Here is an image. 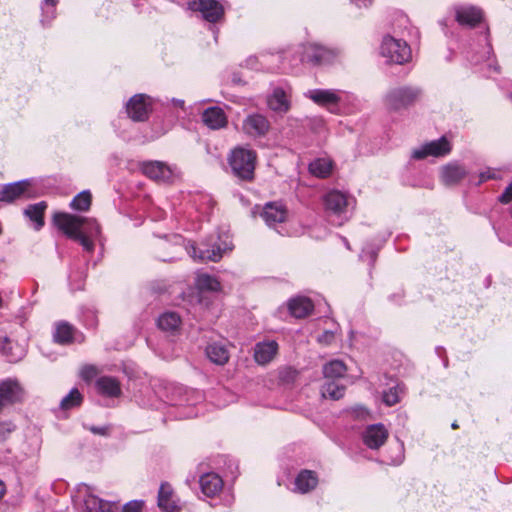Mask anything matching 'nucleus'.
I'll use <instances>...</instances> for the list:
<instances>
[{
    "mask_svg": "<svg viewBox=\"0 0 512 512\" xmlns=\"http://www.w3.org/2000/svg\"><path fill=\"white\" fill-rule=\"evenodd\" d=\"M310 172L318 178H326L331 174V162L326 159H317L309 165Z\"/></svg>",
    "mask_w": 512,
    "mask_h": 512,
    "instance_id": "obj_36",
    "label": "nucleus"
},
{
    "mask_svg": "<svg viewBox=\"0 0 512 512\" xmlns=\"http://www.w3.org/2000/svg\"><path fill=\"white\" fill-rule=\"evenodd\" d=\"M341 54L340 49L327 47L318 43H308L304 46L301 60L313 66L333 63Z\"/></svg>",
    "mask_w": 512,
    "mask_h": 512,
    "instance_id": "obj_5",
    "label": "nucleus"
},
{
    "mask_svg": "<svg viewBox=\"0 0 512 512\" xmlns=\"http://www.w3.org/2000/svg\"><path fill=\"white\" fill-rule=\"evenodd\" d=\"M404 391L401 385H396L383 392V402L387 406H394L400 402V393Z\"/></svg>",
    "mask_w": 512,
    "mask_h": 512,
    "instance_id": "obj_38",
    "label": "nucleus"
},
{
    "mask_svg": "<svg viewBox=\"0 0 512 512\" xmlns=\"http://www.w3.org/2000/svg\"><path fill=\"white\" fill-rule=\"evenodd\" d=\"M92 204V194L90 191L85 190L77 194L70 202L71 209L80 212H86L90 209Z\"/></svg>",
    "mask_w": 512,
    "mask_h": 512,
    "instance_id": "obj_34",
    "label": "nucleus"
},
{
    "mask_svg": "<svg viewBox=\"0 0 512 512\" xmlns=\"http://www.w3.org/2000/svg\"><path fill=\"white\" fill-rule=\"evenodd\" d=\"M229 165L239 179L243 181H252L257 161L255 150L244 147H236L229 156Z\"/></svg>",
    "mask_w": 512,
    "mask_h": 512,
    "instance_id": "obj_2",
    "label": "nucleus"
},
{
    "mask_svg": "<svg viewBox=\"0 0 512 512\" xmlns=\"http://www.w3.org/2000/svg\"><path fill=\"white\" fill-rule=\"evenodd\" d=\"M222 257V254H221V251L220 249H217V250H207L206 252H201V254L199 255V258L201 260H209V261H213V262H217L221 259Z\"/></svg>",
    "mask_w": 512,
    "mask_h": 512,
    "instance_id": "obj_42",
    "label": "nucleus"
},
{
    "mask_svg": "<svg viewBox=\"0 0 512 512\" xmlns=\"http://www.w3.org/2000/svg\"><path fill=\"white\" fill-rule=\"evenodd\" d=\"M510 98L512 99V93L510 94Z\"/></svg>",
    "mask_w": 512,
    "mask_h": 512,
    "instance_id": "obj_51",
    "label": "nucleus"
},
{
    "mask_svg": "<svg viewBox=\"0 0 512 512\" xmlns=\"http://www.w3.org/2000/svg\"><path fill=\"white\" fill-rule=\"evenodd\" d=\"M83 402V396L77 388H73L60 402L63 410L79 407Z\"/></svg>",
    "mask_w": 512,
    "mask_h": 512,
    "instance_id": "obj_37",
    "label": "nucleus"
},
{
    "mask_svg": "<svg viewBox=\"0 0 512 512\" xmlns=\"http://www.w3.org/2000/svg\"><path fill=\"white\" fill-rule=\"evenodd\" d=\"M211 303H212V300L210 299V297L206 296V294L204 293V301L200 304L202 306H204L205 308H209Z\"/></svg>",
    "mask_w": 512,
    "mask_h": 512,
    "instance_id": "obj_46",
    "label": "nucleus"
},
{
    "mask_svg": "<svg viewBox=\"0 0 512 512\" xmlns=\"http://www.w3.org/2000/svg\"><path fill=\"white\" fill-rule=\"evenodd\" d=\"M324 204L327 210L340 215L346 211L348 199L344 193L338 190H332L325 195Z\"/></svg>",
    "mask_w": 512,
    "mask_h": 512,
    "instance_id": "obj_23",
    "label": "nucleus"
},
{
    "mask_svg": "<svg viewBox=\"0 0 512 512\" xmlns=\"http://www.w3.org/2000/svg\"><path fill=\"white\" fill-rule=\"evenodd\" d=\"M421 96L417 87L402 86L390 90L385 96V105L389 111H399L414 105Z\"/></svg>",
    "mask_w": 512,
    "mask_h": 512,
    "instance_id": "obj_3",
    "label": "nucleus"
},
{
    "mask_svg": "<svg viewBox=\"0 0 512 512\" xmlns=\"http://www.w3.org/2000/svg\"><path fill=\"white\" fill-rule=\"evenodd\" d=\"M315 104L326 107L329 111L334 112L332 107H337L341 101V97L333 90L327 89H314L310 90L307 94Z\"/></svg>",
    "mask_w": 512,
    "mask_h": 512,
    "instance_id": "obj_17",
    "label": "nucleus"
},
{
    "mask_svg": "<svg viewBox=\"0 0 512 512\" xmlns=\"http://www.w3.org/2000/svg\"><path fill=\"white\" fill-rule=\"evenodd\" d=\"M44 1H45L46 5H49V6H52V7H54L57 4V2H58V0H44Z\"/></svg>",
    "mask_w": 512,
    "mask_h": 512,
    "instance_id": "obj_49",
    "label": "nucleus"
},
{
    "mask_svg": "<svg viewBox=\"0 0 512 512\" xmlns=\"http://www.w3.org/2000/svg\"><path fill=\"white\" fill-rule=\"evenodd\" d=\"M380 50L381 55L391 63L403 65L412 59V51L407 42L390 35L383 38Z\"/></svg>",
    "mask_w": 512,
    "mask_h": 512,
    "instance_id": "obj_4",
    "label": "nucleus"
},
{
    "mask_svg": "<svg viewBox=\"0 0 512 512\" xmlns=\"http://www.w3.org/2000/svg\"><path fill=\"white\" fill-rule=\"evenodd\" d=\"M318 477L314 471L302 470L295 479V486L301 493H308L316 488Z\"/></svg>",
    "mask_w": 512,
    "mask_h": 512,
    "instance_id": "obj_28",
    "label": "nucleus"
},
{
    "mask_svg": "<svg viewBox=\"0 0 512 512\" xmlns=\"http://www.w3.org/2000/svg\"><path fill=\"white\" fill-rule=\"evenodd\" d=\"M187 4L190 10L200 12L209 23H217L224 18V7L217 0H188Z\"/></svg>",
    "mask_w": 512,
    "mask_h": 512,
    "instance_id": "obj_7",
    "label": "nucleus"
},
{
    "mask_svg": "<svg viewBox=\"0 0 512 512\" xmlns=\"http://www.w3.org/2000/svg\"><path fill=\"white\" fill-rule=\"evenodd\" d=\"M32 197L31 183L28 180L6 184L0 191V201L6 203H12L21 198L30 199Z\"/></svg>",
    "mask_w": 512,
    "mask_h": 512,
    "instance_id": "obj_9",
    "label": "nucleus"
},
{
    "mask_svg": "<svg viewBox=\"0 0 512 512\" xmlns=\"http://www.w3.org/2000/svg\"><path fill=\"white\" fill-rule=\"evenodd\" d=\"M157 504L164 512H178L180 510L175 499L174 490L169 483L164 482L160 485Z\"/></svg>",
    "mask_w": 512,
    "mask_h": 512,
    "instance_id": "obj_19",
    "label": "nucleus"
},
{
    "mask_svg": "<svg viewBox=\"0 0 512 512\" xmlns=\"http://www.w3.org/2000/svg\"><path fill=\"white\" fill-rule=\"evenodd\" d=\"M198 290V301L202 303L204 301V293L206 292H219L221 290V283L219 280L209 274H200L196 278L195 282Z\"/></svg>",
    "mask_w": 512,
    "mask_h": 512,
    "instance_id": "obj_24",
    "label": "nucleus"
},
{
    "mask_svg": "<svg viewBox=\"0 0 512 512\" xmlns=\"http://www.w3.org/2000/svg\"><path fill=\"white\" fill-rule=\"evenodd\" d=\"M202 122L212 130H219L228 125V119L224 110L218 106L205 109L201 115Z\"/></svg>",
    "mask_w": 512,
    "mask_h": 512,
    "instance_id": "obj_18",
    "label": "nucleus"
},
{
    "mask_svg": "<svg viewBox=\"0 0 512 512\" xmlns=\"http://www.w3.org/2000/svg\"><path fill=\"white\" fill-rule=\"evenodd\" d=\"M242 130L251 137H263L270 130V122L264 115L251 114L244 119Z\"/></svg>",
    "mask_w": 512,
    "mask_h": 512,
    "instance_id": "obj_11",
    "label": "nucleus"
},
{
    "mask_svg": "<svg viewBox=\"0 0 512 512\" xmlns=\"http://www.w3.org/2000/svg\"><path fill=\"white\" fill-rule=\"evenodd\" d=\"M47 207V203L45 201H41L36 204L29 205L24 210V215L34 222L36 230H40L45 224L44 216Z\"/></svg>",
    "mask_w": 512,
    "mask_h": 512,
    "instance_id": "obj_29",
    "label": "nucleus"
},
{
    "mask_svg": "<svg viewBox=\"0 0 512 512\" xmlns=\"http://www.w3.org/2000/svg\"><path fill=\"white\" fill-rule=\"evenodd\" d=\"M158 327L167 332H174L179 329L181 325V319L175 312H167L162 314L158 321Z\"/></svg>",
    "mask_w": 512,
    "mask_h": 512,
    "instance_id": "obj_33",
    "label": "nucleus"
},
{
    "mask_svg": "<svg viewBox=\"0 0 512 512\" xmlns=\"http://www.w3.org/2000/svg\"><path fill=\"white\" fill-rule=\"evenodd\" d=\"M153 111V99L143 93L133 95L126 103L128 117L134 122H145Z\"/></svg>",
    "mask_w": 512,
    "mask_h": 512,
    "instance_id": "obj_6",
    "label": "nucleus"
},
{
    "mask_svg": "<svg viewBox=\"0 0 512 512\" xmlns=\"http://www.w3.org/2000/svg\"><path fill=\"white\" fill-rule=\"evenodd\" d=\"M205 352L212 363L220 366L225 365L230 358V354L226 346L218 342L208 344Z\"/></svg>",
    "mask_w": 512,
    "mask_h": 512,
    "instance_id": "obj_26",
    "label": "nucleus"
},
{
    "mask_svg": "<svg viewBox=\"0 0 512 512\" xmlns=\"http://www.w3.org/2000/svg\"><path fill=\"white\" fill-rule=\"evenodd\" d=\"M75 328L68 322H58L56 324L53 339L61 345L71 344L74 341Z\"/></svg>",
    "mask_w": 512,
    "mask_h": 512,
    "instance_id": "obj_31",
    "label": "nucleus"
},
{
    "mask_svg": "<svg viewBox=\"0 0 512 512\" xmlns=\"http://www.w3.org/2000/svg\"><path fill=\"white\" fill-rule=\"evenodd\" d=\"M355 4L359 7H368L372 5L374 0H353Z\"/></svg>",
    "mask_w": 512,
    "mask_h": 512,
    "instance_id": "obj_45",
    "label": "nucleus"
},
{
    "mask_svg": "<svg viewBox=\"0 0 512 512\" xmlns=\"http://www.w3.org/2000/svg\"><path fill=\"white\" fill-rule=\"evenodd\" d=\"M98 373L99 371L94 365H85L81 370V376L86 381L94 379Z\"/></svg>",
    "mask_w": 512,
    "mask_h": 512,
    "instance_id": "obj_41",
    "label": "nucleus"
},
{
    "mask_svg": "<svg viewBox=\"0 0 512 512\" xmlns=\"http://www.w3.org/2000/svg\"><path fill=\"white\" fill-rule=\"evenodd\" d=\"M389 436V432L382 423L369 425L363 432V443L370 449H379Z\"/></svg>",
    "mask_w": 512,
    "mask_h": 512,
    "instance_id": "obj_12",
    "label": "nucleus"
},
{
    "mask_svg": "<svg viewBox=\"0 0 512 512\" xmlns=\"http://www.w3.org/2000/svg\"><path fill=\"white\" fill-rule=\"evenodd\" d=\"M345 386L339 385L335 380H327L322 387L323 397H329L332 400H339L344 396Z\"/></svg>",
    "mask_w": 512,
    "mask_h": 512,
    "instance_id": "obj_35",
    "label": "nucleus"
},
{
    "mask_svg": "<svg viewBox=\"0 0 512 512\" xmlns=\"http://www.w3.org/2000/svg\"><path fill=\"white\" fill-rule=\"evenodd\" d=\"M54 223L69 239L78 242L85 251L95 249L93 238L100 234L101 228L94 218H87L65 212L54 215Z\"/></svg>",
    "mask_w": 512,
    "mask_h": 512,
    "instance_id": "obj_1",
    "label": "nucleus"
},
{
    "mask_svg": "<svg viewBox=\"0 0 512 512\" xmlns=\"http://www.w3.org/2000/svg\"><path fill=\"white\" fill-rule=\"evenodd\" d=\"M16 426L11 421H0V442L6 441Z\"/></svg>",
    "mask_w": 512,
    "mask_h": 512,
    "instance_id": "obj_39",
    "label": "nucleus"
},
{
    "mask_svg": "<svg viewBox=\"0 0 512 512\" xmlns=\"http://www.w3.org/2000/svg\"><path fill=\"white\" fill-rule=\"evenodd\" d=\"M99 392L108 397H119L121 395V386L117 379L109 376L100 377L96 381Z\"/></svg>",
    "mask_w": 512,
    "mask_h": 512,
    "instance_id": "obj_30",
    "label": "nucleus"
},
{
    "mask_svg": "<svg viewBox=\"0 0 512 512\" xmlns=\"http://www.w3.org/2000/svg\"><path fill=\"white\" fill-rule=\"evenodd\" d=\"M279 345L275 340L258 342L254 346V360L259 365L269 364L278 354Z\"/></svg>",
    "mask_w": 512,
    "mask_h": 512,
    "instance_id": "obj_15",
    "label": "nucleus"
},
{
    "mask_svg": "<svg viewBox=\"0 0 512 512\" xmlns=\"http://www.w3.org/2000/svg\"><path fill=\"white\" fill-rule=\"evenodd\" d=\"M467 176L464 166L457 163H450L441 170V181L445 186H454L460 183Z\"/></svg>",
    "mask_w": 512,
    "mask_h": 512,
    "instance_id": "obj_21",
    "label": "nucleus"
},
{
    "mask_svg": "<svg viewBox=\"0 0 512 512\" xmlns=\"http://www.w3.org/2000/svg\"><path fill=\"white\" fill-rule=\"evenodd\" d=\"M89 431H91L95 435L106 436L109 433V428L108 427L91 426V427H89Z\"/></svg>",
    "mask_w": 512,
    "mask_h": 512,
    "instance_id": "obj_44",
    "label": "nucleus"
},
{
    "mask_svg": "<svg viewBox=\"0 0 512 512\" xmlns=\"http://www.w3.org/2000/svg\"><path fill=\"white\" fill-rule=\"evenodd\" d=\"M455 19L461 26L474 28L483 21L484 13L476 6H458L455 8Z\"/></svg>",
    "mask_w": 512,
    "mask_h": 512,
    "instance_id": "obj_13",
    "label": "nucleus"
},
{
    "mask_svg": "<svg viewBox=\"0 0 512 512\" xmlns=\"http://www.w3.org/2000/svg\"><path fill=\"white\" fill-rule=\"evenodd\" d=\"M267 105L272 111L277 113H287L291 107L286 92L280 87L273 90L267 99Z\"/></svg>",
    "mask_w": 512,
    "mask_h": 512,
    "instance_id": "obj_25",
    "label": "nucleus"
},
{
    "mask_svg": "<svg viewBox=\"0 0 512 512\" xmlns=\"http://www.w3.org/2000/svg\"><path fill=\"white\" fill-rule=\"evenodd\" d=\"M25 398V390L16 379L8 378L0 382V412L5 407L22 403Z\"/></svg>",
    "mask_w": 512,
    "mask_h": 512,
    "instance_id": "obj_8",
    "label": "nucleus"
},
{
    "mask_svg": "<svg viewBox=\"0 0 512 512\" xmlns=\"http://www.w3.org/2000/svg\"><path fill=\"white\" fill-rule=\"evenodd\" d=\"M347 372L345 363L341 360H331L323 366V374L327 380L343 378Z\"/></svg>",
    "mask_w": 512,
    "mask_h": 512,
    "instance_id": "obj_32",
    "label": "nucleus"
},
{
    "mask_svg": "<svg viewBox=\"0 0 512 512\" xmlns=\"http://www.w3.org/2000/svg\"><path fill=\"white\" fill-rule=\"evenodd\" d=\"M493 176L489 173H481L480 175V181H486L487 179H491Z\"/></svg>",
    "mask_w": 512,
    "mask_h": 512,
    "instance_id": "obj_48",
    "label": "nucleus"
},
{
    "mask_svg": "<svg viewBox=\"0 0 512 512\" xmlns=\"http://www.w3.org/2000/svg\"><path fill=\"white\" fill-rule=\"evenodd\" d=\"M498 200L502 204H508L512 201V182L505 188Z\"/></svg>",
    "mask_w": 512,
    "mask_h": 512,
    "instance_id": "obj_43",
    "label": "nucleus"
},
{
    "mask_svg": "<svg viewBox=\"0 0 512 512\" xmlns=\"http://www.w3.org/2000/svg\"><path fill=\"white\" fill-rule=\"evenodd\" d=\"M450 151V142L445 137H441L438 140L424 144L419 149H415L412 153V157L416 160H422L428 156L442 157L447 155Z\"/></svg>",
    "mask_w": 512,
    "mask_h": 512,
    "instance_id": "obj_10",
    "label": "nucleus"
},
{
    "mask_svg": "<svg viewBox=\"0 0 512 512\" xmlns=\"http://www.w3.org/2000/svg\"><path fill=\"white\" fill-rule=\"evenodd\" d=\"M144 507V501L141 500H132L126 503L123 508L122 512H143Z\"/></svg>",
    "mask_w": 512,
    "mask_h": 512,
    "instance_id": "obj_40",
    "label": "nucleus"
},
{
    "mask_svg": "<svg viewBox=\"0 0 512 512\" xmlns=\"http://www.w3.org/2000/svg\"><path fill=\"white\" fill-rule=\"evenodd\" d=\"M6 493V486L3 481L0 480V500L3 498V496Z\"/></svg>",
    "mask_w": 512,
    "mask_h": 512,
    "instance_id": "obj_47",
    "label": "nucleus"
},
{
    "mask_svg": "<svg viewBox=\"0 0 512 512\" xmlns=\"http://www.w3.org/2000/svg\"><path fill=\"white\" fill-rule=\"evenodd\" d=\"M451 427H452V429L456 430V429H458V428H459V425H458V423L455 421V422H453V423H452Z\"/></svg>",
    "mask_w": 512,
    "mask_h": 512,
    "instance_id": "obj_50",
    "label": "nucleus"
},
{
    "mask_svg": "<svg viewBox=\"0 0 512 512\" xmlns=\"http://www.w3.org/2000/svg\"><path fill=\"white\" fill-rule=\"evenodd\" d=\"M288 310L293 317L302 319L312 314L314 304L310 298L298 296L289 300Z\"/></svg>",
    "mask_w": 512,
    "mask_h": 512,
    "instance_id": "obj_20",
    "label": "nucleus"
},
{
    "mask_svg": "<svg viewBox=\"0 0 512 512\" xmlns=\"http://www.w3.org/2000/svg\"><path fill=\"white\" fill-rule=\"evenodd\" d=\"M199 483L202 493L210 498L220 493L223 488L222 478L214 472L202 475L200 477Z\"/></svg>",
    "mask_w": 512,
    "mask_h": 512,
    "instance_id": "obj_22",
    "label": "nucleus"
},
{
    "mask_svg": "<svg viewBox=\"0 0 512 512\" xmlns=\"http://www.w3.org/2000/svg\"><path fill=\"white\" fill-rule=\"evenodd\" d=\"M88 512H119L118 503L101 499L98 496L91 495L85 501Z\"/></svg>",
    "mask_w": 512,
    "mask_h": 512,
    "instance_id": "obj_27",
    "label": "nucleus"
},
{
    "mask_svg": "<svg viewBox=\"0 0 512 512\" xmlns=\"http://www.w3.org/2000/svg\"><path fill=\"white\" fill-rule=\"evenodd\" d=\"M260 216L267 225L272 226L277 223H283L287 220L288 209L282 202L272 201L264 205Z\"/></svg>",
    "mask_w": 512,
    "mask_h": 512,
    "instance_id": "obj_14",
    "label": "nucleus"
},
{
    "mask_svg": "<svg viewBox=\"0 0 512 512\" xmlns=\"http://www.w3.org/2000/svg\"><path fill=\"white\" fill-rule=\"evenodd\" d=\"M144 175L154 181L167 182L172 178V170L170 167L160 161L144 162L141 166Z\"/></svg>",
    "mask_w": 512,
    "mask_h": 512,
    "instance_id": "obj_16",
    "label": "nucleus"
}]
</instances>
